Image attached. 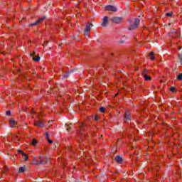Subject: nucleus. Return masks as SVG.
<instances>
[{"instance_id": "nucleus-3", "label": "nucleus", "mask_w": 182, "mask_h": 182, "mask_svg": "<svg viewBox=\"0 0 182 182\" xmlns=\"http://www.w3.org/2000/svg\"><path fill=\"white\" fill-rule=\"evenodd\" d=\"M46 18V17L45 16H42L40 18H38L36 22L30 24V26H35L36 25H39V23L43 22L45 21V19Z\"/></svg>"}, {"instance_id": "nucleus-16", "label": "nucleus", "mask_w": 182, "mask_h": 182, "mask_svg": "<svg viewBox=\"0 0 182 182\" xmlns=\"http://www.w3.org/2000/svg\"><path fill=\"white\" fill-rule=\"evenodd\" d=\"M23 160H25V161H28V160H29V156L28 154H26V153H23V155H21Z\"/></svg>"}, {"instance_id": "nucleus-21", "label": "nucleus", "mask_w": 182, "mask_h": 182, "mask_svg": "<svg viewBox=\"0 0 182 182\" xmlns=\"http://www.w3.org/2000/svg\"><path fill=\"white\" fill-rule=\"evenodd\" d=\"M70 129H72V124L66 125V129L68 132H70Z\"/></svg>"}, {"instance_id": "nucleus-8", "label": "nucleus", "mask_w": 182, "mask_h": 182, "mask_svg": "<svg viewBox=\"0 0 182 182\" xmlns=\"http://www.w3.org/2000/svg\"><path fill=\"white\" fill-rule=\"evenodd\" d=\"M107 23H109V17L105 16L103 20H102V23L101 25L104 28H106V26H107Z\"/></svg>"}, {"instance_id": "nucleus-36", "label": "nucleus", "mask_w": 182, "mask_h": 182, "mask_svg": "<svg viewBox=\"0 0 182 182\" xmlns=\"http://www.w3.org/2000/svg\"><path fill=\"white\" fill-rule=\"evenodd\" d=\"M53 92H55V90H53Z\"/></svg>"}, {"instance_id": "nucleus-27", "label": "nucleus", "mask_w": 182, "mask_h": 182, "mask_svg": "<svg viewBox=\"0 0 182 182\" xmlns=\"http://www.w3.org/2000/svg\"><path fill=\"white\" fill-rule=\"evenodd\" d=\"M49 43V41H45L44 43L43 44V46H46Z\"/></svg>"}, {"instance_id": "nucleus-6", "label": "nucleus", "mask_w": 182, "mask_h": 182, "mask_svg": "<svg viewBox=\"0 0 182 182\" xmlns=\"http://www.w3.org/2000/svg\"><path fill=\"white\" fill-rule=\"evenodd\" d=\"M34 126H36V127H45V123L43 121H35Z\"/></svg>"}, {"instance_id": "nucleus-19", "label": "nucleus", "mask_w": 182, "mask_h": 182, "mask_svg": "<svg viewBox=\"0 0 182 182\" xmlns=\"http://www.w3.org/2000/svg\"><path fill=\"white\" fill-rule=\"evenodd\" d=\"M36 144H38V140L33 139L31 141V146H33V147H35V146H36Z\"/></svg>"}, {"instance_id": "nucleus-13", "label": "nucleus", "mask_w": 182, "mask_h": 182, "mask_svg": "<svg viewBox=\"0 0 182 182\" xmlns=\"http://www.w3.org/2000/svg\"><path fill=\"white\" fill-rule=\"evenodd\" d=\"M170 36L173 38H180V33L178 32L170 33Z\"/></svg>"}, {"instance_id": "nucleus-14", "label": "nucleus", "mask_w": 182, "mask_h": 182, "mask_svg": "<svg viewBox=\"0 0 182 182\" xmlns=\"http://www.w3.org/2000/svg\"><path fill=\"white\" fill-rule=\"evenodd\" d=\"M130 112L126 111L124 115V119H125V120H130Z\"/></svg>"}, {"instance_id": "nucleus-10", "label": "nucleus", "mask_w": 182, "mask_h": 182, "mask_svg": "<svg viewBox=\"0 0 182 182\" xmlns=\"http://www.w3.org/2000/svg\"><path fill=\"white\" fill-rule=\"evenodd\" d=\"M10 127H16L17 122L14 119V118L10 119L9 120Z\"/></svg>"}, {"instance_id": "nucleus-7", "label": "nucleus", "mask_w": 182, "mask_h": 182, "mask_svg": "<svg viewBox=\"0 0 182 182\" xmlns=\"http://www.w3.org/2000/svg\"><path fill=\"white\" fill-rule=\"evenodd\" d=\"M105 10L106 11H112V12H117V9H116V7H114V6L112 5H108L105 7Z\"/></svg>"}, {"instance_id": "nucleus-23", "label": "nucleus", "mask_w": 182, "mask_h": 182, "mask_svg": "<svg viewBox=\"0 0 182 182\" xmlns=\"http://www.w3.org/2000/svg\"><path fill=\"white\" fill-rule=\"evenodd\" d=\"M100 112H101V113H105V112H106V108L101 107L100 108Z\"/></svg>"}, {"instance_id": "nucleus-2", "label": "nucleus", "mask_w": 182, "mask_h": 182, "mask_svg": "<svg viewBox=\"0 0 182 182\" xmlns=\"http://www.w3.org/2000/svg\"><path fill=\"white\" fill-rule=\"evenodd\" d=\"M92 26H93V24L89 23H87L84 31L85 36H89V35H90V29H92Z\"/></svg>"}, {"instance_id": "nucleus-17", "label": "nucleus", "mask_w": 182, "mask_h": 182, "mask_svg": "<svg viewBox=\"0 0 182 182\" xmlns=\"http://www.w3.org/2000/svg\"><path fill=\"white\" fill-rule=\"evenodd\" d=\"M115 161L117 163H122L123 161V159H122L120 156H117L115 157Z\"/></svg>"}, {"instance_id": "nucleus-11", "label": "nucleus", "mask_w": 182, "mask_h": 182, "mask_svg": "<svg viewBox=\"0 0 182 182\" xmlns=\"http://www.w3.org/2000/svg\"><path fill=\"white\" fill-rule=\"evenodd\" d=\"M79 127L80 134L83 135V132H85V124H83V122L80 123Z\"/></svg>"}, {"instance_id": "nucleus-5", "label": "nucleus", "mask_w": 182, "mask_h": 182, "mask_svg": "<svg viewBox=\"0 0 182 182\" xmlns=\"http://www.w3.org/2000/svg\"><path fill=\"white\" fill-rule=\"evenodd\" d=\"M111 21L114 23H122L123 22V18L122 17H113Z\"/></svg>"}, {"instance_id": "nucleus-18", "label": "nucleus", "mask_w": 182, "mask_h": 182, "mask_svg": "<svg viewBox=\"0 0 182 182\" xmlns=\"http://www.w3.org/2000/svg\"><path fill=\"white\" fill-rule=\"evenodd\" d=\"M144 80H151V77L149 76L147 74H144Z\"/></svg>"}, {"instance_id": "nucleus-30", "label": "nucleus", "mask_w": 182, "mask_h": 182, "mask_svg": "<svg viewBox=\"0 0 182 182\" xmlns=\"http://www.w3.org/2000/svg\"><path fill=\"white\" fill-rule=\"evenodd\" d=\"M6 115L10 116L11 115V111H7L6 112Z\"/></svg>"}, {"instance_id": "nucleus-9", "label": "nucleus", "mask_w": 182, "mask_h": 182, "mask_svg": "<svg viewBox=\"0 0 182 182\" xmlns=\"http://www.w3.org/2000/svg\"><path fill=\"white\" fill-rule=\"evenodd\" d=\"M31 58L34 62H39L41 60V57L39 55H35V52L31 54Z\"/></svg>"}, {"instance_id": "nucleus-22", "label": "nucleus", "mask_w": 182, "mask_h": 182, "mask_svg": "<svg viewBox=\"0 0 182 182\" xmlns=\"http://www.w3.org/2000/svg\"><path fill=\"white\" fill-rule=\"evenodd\" d=\"M18 172L24 173L25 172V167H20L18 169Z\"/></svg>"}, {"instance_id": "nucleus-29", "label": "nucleus", "mask_w": 182, "mask_h": 182, "mask_svg": "<svg viewBox=\"0 0 182 182\" xmlns=\"http://www.w3.org/2000/svg\"><path fill=\"white\" fill-rule=\"evenodd\" d=\"M18 153H21V156H23V153H25V152H23V151L22 150H18Z\"/></svg>"}, {"instance_id": "nucleus-31", "label": "nucleus", "mask_w": 182, "mask_h": 182, "mask_svg": "<svg viewBox=\"0 0 182 182\" xmlns=\"http://www.w3.org/2000/svg\"><path fill=\"white\" fill-rule=\"evenodd\" d=\"M146 72H147V69H144V72L142 73V75H146V74H145Z\"/></svg>"}, {"instance_id": "nucleus-34", "label": "nucleus", "mask_w": 182, "mask_h": 182, "mask_svg": "<svg viewBox=\"0 0 182 182\" xmlns=\"http://www.w3.org/2000/svg\"><path fill=\"white\" fill-rule=\"evenodd\" d=\"M180 49H181V47H178V50H180Z\"/></svg>"}, {"instance_id": "nucleus-33", "label": "nucleus", "mask_w": 182, "mask_h": 182, "mask_svg": "<svg viewBox=\"0 0 182 182\" xmlns=\"http://www.w3.org/2000/svg\"><path fill=\"white\" fill-rule=\"evenodd\" d=\"M76 153H79V149L76 151Z\"/></svg>"}, {"instance_id": "nucleus-20", "label": "nucleus", "mask_w": 182, "mask_h": 182, "mask_svg": "<svg viewBox=\"0 0 182 182\" xmlns=\"http://www.w3.org/2000/svg\"><path fill=\"white\" fill-rule=\"evenodd\" d=\"M154 55V53L151 52L149 53V56H151V58H150L151 60H154V59H156Z\"/></svg>"}, {"instance_id": "nucleus-35", "label": "nucleus", "mask_w": 182, "mask_h": 182, "mask_svg": "<svg viewBox=\"0 0 182 182\" xmlns=\"http://www.w3.org/2000/svg\"><path fill=\"white\" fill-rule=\"evenodd\" d=\"M82 152H80V156H82Z\"/></svg>"}, {"instance_id": "nucleus-24", "label": "nucleus", "mask_w": 182, "mask_h": 182, "mask_svg": "<svg viewBox=\"0 0 182 182\" xmlns=\"http://www.w3.org/2000/svg\"><path fill=\"white\" fill-rule=\"evenodd\" d=\"M177 78L178 79V80H182V74H179L177 77Z\"/></svg>"}, {"instance_id": "nucleus-1", "label": "nucleus", "mask_w": 182, "mask_h": 182, "mask_svg": "<svg viewBox=\"0 0 182 182\" xmlns=\"http://www.w3.org/2000/svg\"><path fill=\"white\" fill-rule=\"evenodd\" d=\"M140 23V20L139 18H136L134 20V23H131L129 27V31H133L134 29H137V28H139V25Z\"/></svg>"}, {"instance_id": "nucleus-15", "label": "nucleus", "mask_w": 182, "mask_h": 182, "mask_svg": "<svg viewBox=\"0 0 182 182\" xmlns=\"http://www.w3.org/2000/svg\"><path fill=\"white\" fill-rule=\"evenodd\" d=\"M46 139L48 141V142L49 143V144H52V143H53V141H52L49 139V133L48 132L46 133Z\"/></svg>"}, {"instance_id": "nucleus-25", "label": "nucleus", "mask_w": 182, "mask_h": 182, "mask_svg": "<svg viewBox=\"0 0 182 182\" xmlns=\"http://www.w3.org/2000/svg\"><path fill=\"white\" fill-rule=\"evenodd\" d=\"M170 91L174 92H176V88L174 87H171L170 88Z\"/></svg>"}, {"instance_id": "nucleus-28", "label": "nucleus", "mask_w": 182, "mask_h": 182, "mask_svg": "<svg viewBox=\"0 0 182 182\" xmlns=\"http://www.w3.org/2000/svg\"><path fill=\"white\" fill-rule=\"evenodd\" d=\"M166 16H171L173 15V13H166Z\"/></svg>"}, {"instance_id": "nucleus-26", "label": "nucleus", "mask_w": 182, "mask_h": 182, "mask_svg": "<svg viewBox=\"0 0 182 182\" xmlns=\"http://www.w3.org/2000/svg\"><path fill=\"white\" fill-rule=\"evenodd\" d=\"M94 120H95V122H97V120H99V116L95 115L94 117Z\"/></svg>"}, {"instance_id": "nucleus-4", "label": "nucleus", "mask_w": 182, "mask_h": 182, "mask_svg": "<svg viewBox=\"0 0 182 182\" xmlns=\"http://www.w3.org/2000/svg\"><path fill=\"white\" fill-rule=\"evenodd\" d=\"M43 163H45V162H43L42 159H41V156H39L38 157H35L33 159V164L38 165V164H43Z\"/></svg>"}, {"instance_id": "nucleus-12", "label": "nucleus", "mask_w": 182, "mask_h": 182, "mask_svg": "<svg viewBox=\"0 0 182 182\" xmlns=\"http://www.w3.org/2000/svg\"><path fill=\"white\" fill-rule=\"evenodd\" d=\"M40 159L41 160V161H43V164H46V163H48V157L43 156H40Z\"/></svg>"}, {"instance_id": "nucleus-32", "label": "nucleus", "mask_w": 182, "mask_h": 182, "mask_svg": "<svg viewBox=\"0 0 182 182\" xmlns=\"http://www.w3.org/2000/svg\"><path fill=\"white\" fill-rule=\"evenodd\" d=\"M31 113L35 114V111H33V109H32Z\"/></svg>"}, {"instance_id": "nucleus-37", "label": "nucleus", "mask_w": 182, "mask_h": 182, "mask_svg": "<svg viewBox=\"0 0 182 182\" xmlns=\"http://www.w3.org/2000/svg\"><path fill=\"white\" fill-rule=\"evenodd\" d=\"M85 154V152H82V154Z\"/></svg>"}]
</instances>
